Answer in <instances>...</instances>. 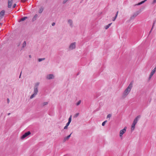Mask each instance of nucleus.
I'll return each mask as SVG.
<instances>
[{"label":"nucleus","instance_id":"obj_11","mask_svg":"<svg viewBox=\"0 0 156 156\" xmlns=\"http://www.w3.org/2000/svg\"><path fill=\"white\" fill-rule=\"evenodd\" d=\"M136 123L135 122H133L131 126V130L132 131H133L134 130L135 128V126Z\"/></svg>","mask_w":156,"mask_h":156},{"label":"nucleus","instance_id":"obj_8","mask_svg":"<svg viewBox=\"0 0 156 156\" xmlns=\"http://www.w3.org/2000/svg\"><path fill=\"white\" fill-rule=\"evenodd\" d=\"M54 78V76L52 74H50L47 76L46 78L48 80L53 79Z\"/></svg>","mask_w":156,"mask_h":156},{"label":"nucleus","instance_id":"obj_35","mask_svg":"<svg viewBox=\"0 0 156 156\" xmlns=\"http://www.w3.org/2000/svg\"><path fill=\"white\" fill-rule=\"evenodd\" d=\"M68 127L67 126H66L64 128V129H67L68 128Z\"/></svg>","mask_w":156,"mask_h":156},{"label":"nucleus","instance_id":"obj_12","mask_svg":"<svg viewBox=\"0 0 156 156\" xmlns=\"http://www.w3.org/2000/svg\"><path fill=\"white\" fill-rule=\"evenodd\" d=\"M140 117V115H139L137 116V117H136V118L134 119L133 120V122H135V123H137L138 120V119H139Z\"/></svg>","mask_w":156,"mask_h":156},{"label":"nucleus","instance_id":"obj_36","mask_svg":"<svg viewBox=\"0 0 156 156\" xmlns=\"http://www.w3.org/2000/svg\"><path fill=\"white\" fill-rule=\"evenodd\" d=\"M152 70H154V72H155L156 71V66L154 68V69Z\"/></svg>","mask_w":156,"mask_h":156},{"label":"nucleus","instance_id":"obj_47","mask_svg":"<svg viewBox=\"0 0 156 156\" xmlns=\"http://www.w3.org/2000/svg\"><path fill=\"white\" fill-rule=\"evenodd\" d=\"M147 0H144V2H146Z\"/></svg>","mask_w":156,"mask_h":156},{"label":"nucleus","instance_id":"obj_32","mask_svg":"<svg viewBox=\"0 0 156 156\" xmlns=\"http://www.w3.org/2000/svg\"><path fill=\"white\" fill-rule=\"evenodd\" d=\"M68 0H64L63 3V4H65L66 3V2L68 1Z\"/></svg>","mask_w":156,"mask_h":156},{"label":"nucleus","instance_id":"obj_29","mask_svg":"<svg viewBox=\"0 0 156 156\" xmlns=\"http://www.w3.org/2000/svg\"><path fill=\"white\" fill-rule=\"evenodd\" d=\"M155 23V21H154V22H153V25H152V29L153 28V27L154 25V24Z\"/></svg>","mask_w":156,"mask_h":156},{"label":"nucleus","instance_id":"obj_10","mask_svg":"<svg viewBox=\"0 0 156 156\" xmlns=\"http://www.w3.org/2000/svg\"><path fill=\"white\" fill-rule=\"evenodd\" d=\"M72 133V132L71 133L70 135L68 136H67L65 137L64 138V140H63V142H66L67 140H68L69 139V138H70V137Z\"/></svg>","mask_w":156,"mask_h":156},{"label":"nucleus","instance_id":"obj_19","mask_svg":"<svg viewBox=\"0 0 156 156\" xmlns=\"http://www.w3.org/2000/svg\"><path fill=\"white\" fill-rule=\"evenodd\" d=\"M112 24V23H110L108 25L106 26L105 27V29H107L110 27Z\"/></svg>","mask_w":156,"mask_h":156},{"label":"nucleus","instance_id":"obj_38","mask_svg":"<svg viewBox=\"0 0 156 156\" xmlns=\"http://www.w3.org/2000/svg\"><path fill=\"white\" fill-rule=\"evenodd\" d=\"M20 44H21V42H19V43L18 44L17 46L18 47L19 46H20Z\"/></svg>","mask_w":156,"mask_h":156},{"label":"nucleus","instance_id":"obj_40","mask_svg":"<svg viewBox=\"0 0 156 156\" xmlns=\"http://www.w3.org/2000/svg\"><path fill=\"white\" fill-rule=\"evenodd\" d=\"M9 98H8L7 99V102L8 103H9Z\"/></svg>","mask_w":156,"mask_h":156},{"label":"nucleus","instance_id":"obj_17","mask_svg":"<svg viewBox=\"0 0 156 156\" xmlns=\"http://www.w3.org/2000/svg\"><path fill=\"white\" fill-rule=\"evenodd\" d=\"M37 16V14H35L34 16L33 17L32 19V21H34L36 19V18Z\"/></svg>","mask_w":156,"mask_h":156},{"label":"nucleus","instance_id":"obj_24","mask_svg":"<svg viewBox=\"0 0 156 156\" xmlns=\"http://www.w3.org/2000/svg\"><path fill=\"white\" fill-rule=\"evenodd\" d=\"M72 116L71 115L69 117V119H68V122H71V120H72Z\"/></svg>","mask_w":156,"mask_h":156},{"label":"nucleus","instance_id":"obj_4","mask_svg":"<svg viewBox=\"0 0 156 156\" xmlns=\"http://www.w3.org/2000/svg\"><path fill=\"white\" fill-rule=\"evenodd\" d=\"M127 128V127L125 126L120 131L119 133V136L120 137H122L123 134L126 132Z\"/></svg>","mask_w":156,"mask_h":156},{"label":"nucleus","instance_id":"obj_18","mask_svg":"<svg viewBox=\"0 0 156 156\" xmlns=\"http://www.w3.org/2000/svg\"><path fill=\"white\" fill-rule=\"evenodd\" d=\"M44 9L43 8L41 7L39 11V13H41L43 11Z\"/></svg>","mask_w":156,"mask_h":156},{"label":"nucleus","instance_id":"obj_33","mask_svg":"<svg viewBox=\"0 0 156 156\" xmlns=\"http://www.w3.org/2000/svg\"><path fill=\"white\" fill-rule=\"evenodd\" d=\"M70 123V122H68L66 123V126H68L69 125Z\"/></svg>","mask_w":156,"mask_h":156},{"label":"nucleus","instance_id":"obj_43","mask_svg":"<svg viewBox=\"0 0 156 156\" xmlns=\"http://www.w3.org/2000/svg\"><path fill=\"white\" fill-rule=\"evenodd\" d=\"M29 57L30 58H31V56L30 55H29Z\"/></svg>","mask_w":156,"mask_h":156},{"label":"nucleus","instance_id":"obj_1","mask_svg":"<svg viewBox=\"0 0 156 156\" xmlns=\"http://www.w3.org/2000/svg\"><path fill=\"white\" fill-rule=\"evenodd\" d=\"M133 81H132L130 83L129 85V86L127 87V88L125 89L124 90L123 94V98L126 97L129 93L133 85Z\"/></svg>","mask_w":156,"mask_h":156},{"label":"nucleus","instance_id":"obj_26","mask_svg":"<svg viewBox=\"0 0 156 156\" xmlns=\"http://www.w3.org/2000/svg\"><path fill=\"white\" fill-rule=\"evenodd\" d=\"M107 122V120H105V121H104V122H103L102 124V126H105V124Z\"/></svg>","mask_w":156,"mask_h":156},{"label":"nucleus","instance_id":"obj_39","mask_svg":"<svg viewBox=\"0 0 156 156\" xmlns=\"http://www.w3.org/2000/svg\"><path fill=\"white\" fill-rule=\"evenodd\" d=\"M156 2V0H154L153 2V3H154Z\"/></svg>","mask_w":156,"mask_h":156},{"label":"nucleus","instance_id":"obj_2","mask_svg":"<svg viewBox=\"0 0 156 156\" xmlns=\"http://www.w3.org/2000/svg\"><path fill=\"white\" fill-rule=\"evenodd\" d=\"M143 10L142 9H140L138 11H136L133 13V15L131 16L130 18V20H133L136 17L139 13H140Z\"/></svg>","mask_w":156,"mask_h":156},{"label":"nucleus","instance_id":"obj_22","mask_svg":"<svg viewBox=\"0 0 156 156\" xmlns=\"http://www.w3.org/2000/svg\"><path fill=\"white\" fill-rule=\"evenodd\" d=\"M144 3V1H141V2H140L138 3L137 4V5H141V4H142Z\"/></svg>","mask_w":156,"mask_h":156},{"label":"nucleus","instance_id":"obj_37","mask_svg":"<svg viewBox=\"0 0 156 156\" xmlns=\"http://www.w3.org/2000/svg\"><path fill=\"white\" fill-rule=\"evenodd\" d=\"M55 23L54 22H53L52 23V26H55Z\"/></svg>","mask_w":156,"mask_h":156},{"label":"nucleus","instance_id":"obj_20","mask_svg":"<svg viewBox=\"0 0 156 156\" xmlns=\"http://www.w3.org/2000/svg\"><path fill=\"white\" fill-rule=\"evenodd\" d=\"M37 94L34 93L30 97V99H32V98H34Z\"/></svg>","mask_w":156,"mask_h":156},{"label":"nucleus","instance_id":"obj_27","mask_svg":"<svg viewBox=\"0 0 156 156\" xmlns=\"http://www.w3.org/2000/svg\"><path fill=\"white\" fill-rule=\"evenodd\" d=\"M81 102V101L80 100L76 104V105L77 106L79 105Z\"/></svg>","mask_w":156,"mask_h":156},{"label":"nucleus","instance_id":"obj_44","mask_svg":"<svg viewBox=\"0 0 156 156\" xmlns=\"http://www.w3.org/2000/svg\"><path fill=\"white\" fill-rule=\"evenodd\" d=\"M152 28H151V30H150V32H149V34H150V33L151 32V31H152Z\"/></svg>","mask_w":156,"mask_h":156},{"label":"nucleus","instance_id":"obj_23","mask_svg":"<svg viewBox=\"0 0 156 156\" xmlns=\"http://www.w3.org/2000/svg\"><path fill=\"white\" fill-rule=\"evenodd\" d=\"M79 115V113H76L74 115V118H76Z\"/></svg>","mask_w":156,"mask_h":156},{"label":"nucleus","instance_id":"obj_25","mask_svg":"<svg viewBox=\"0 0 156 156\" xmlns=\"http://www.w3.org/2000/svg\"><path fill=\"white\" fill-rule=\"evenodd\" d=\"M48 102H44L43 104V106H44L48 105Z\"/></svg>","mask_w":156,"mask_h":156},{"label":"nucleus","instance_id":"obj_7","mask_svg":"<svg viewBox=\"0 0 156 156\" xmlns=\"http://www.w3.org/2000/svg\"><path fill=\"white\" fill-rule=\"evenodd\" d=\"M5 11L4 10H2L0 12V20L3 18L5 15Z\"/></svg>","mask_w":156,"mask_h":156},{"label":"nucleus","instance_id":"obj_9","mask_svg":"<svg viewBox=\"0 0 156 156\" xmlns=\"http://www.w3.org/2000/svg\"><path fill=\"white\" fill-rule=\"evenodd\" d=\"M12 1L13 0H8V8H11L12 4Z\"/></svg>","mask_w":156,"mask_h":156},{"label":"nucleus","instance_id":"obj_30","mask_svg":"<svg viewBox=\"0 0 156 156\" xmlns=\"http://www.w3.org/2000/svg\"><path fill=\"white\" fill-rule=\"evenodd\" d=\"M112 116V115L111 114H108L107 116V118H110Z\"/></svg>","mask_w":156,"mask_h":156},{"label":"nucleus","instance_id":"obj_42","mask_svg":"<svg viewBox=\"0 0 156 156\" xmlns=\"http://www.w3.org/2000/svg\"><path fill=\"white\" fill-rule=\"evenodd\" d=\"M21 73H22V72H21V73H20V76H19V78H20V77H21Z\"/></svg>","mask_w":156,"mask_h":156},{"label":"nucleus","instance_id":"obj_6","mask_svg":"<svg viewBox=\"0 0 156 156\" xmlns=\"http://www.w3.org/2000/svg\"><path fill=\"white\" fill-rule=\"evenodd\" d=\"M69 48L71 50L75 49L76 48V42L72 43L69 45Z\"/></svg>","mask_w":156,"mask_h":156},{"label":"nucleus","instance_id":"obj_31","mask_svg":"<svg viewBox=\"0 0 156 156\" xmlns=\"http://www.w3.org/2000/svg\"><path fill=\"white\" fill-rule=\"evenodd\" d=\"M153 76L152 75H151L150 74V75L149 76L148 78V80H150V79H151V78L152 77V76Z\"/></svg>","mask_w":156,"mask_h":156},{"label":"nucleus","instance_id":"obj_46","mask_svg":"<svg viewBox=\"0 0 156 156\" xmlns=\"http://www.w3.org/2000/svg\"><path fill=\"white\" fill-rule=\"evenodd\" d=\"M10 114V113H8V115H9Z\"/></svg>","mask_w":156,"mask_h":156},{"label":"nucleus","instance_id":"obj_48","mask_svg":"<svg viewBox=\"0 0 156 156\" xmlns=\"http://www.w3.org/2000/svg\"><path fill=\"white\" fill-rule=\"evenodd\" d=\"M151 100H150V101H149V102H151Z\"/></svg>","mask_w":156,"mask_h":156},{"label":"nucleus","instance_id":"obj_28","mask_svg":"<svg viewBox=\"0 0 156 156\" xmlns=\"http://www.w3.org/2000/svg\"><path fill=\"white\" fill-rule=\"evenodd\" d=\"M154 70H152L150 73V74L153 76L154 74L155 73Z\"/></svg>","mask_w":156,"mask_h":156},{"label":"nucleus","instance_id":"obj_14","mask_svg":"<svg viewBox=\"0 0 156 156\" xmlns=\"http://www.w3.org/2000/svg\"><path fill=\"white\" fill-rule=\"evenodd\" d=\"M27 18V16H24V17H23V18H22L20 19V20L19 21V22H20L22 21H24V20H26Z\"/></svg>","mask_w":156,"mask_h":156},{"label":"nucleus","instance_id":"obj_15","mask_svg":"<svg viewBox=\"0 0 156 156\" xmlns=\"http://www.w3.org/2000/svg\"><path fill=\"white\" fill-rule=\"evenodd\" d=\"M26 41H24L23 44H22V48L21 49L22 50V49L23 48H24L25 47H26Z\"/></svg>","mask_w":156,"mask_h":156},{"label":"nucleus","instance_id":"obj_16","mask_svg":"<svg viewBox=\"0 0 156 156\" xmlns=\"http://www.w3.org/2000/svg\"><path fill=\"white\" fill-rule=\"evenodd\" d=\"M118 12H119V11H118L116 12V14L115 15V16L112 19V20L113 21H114L116 19V18H117V16H118Z\"/></svg>","mask_w":156,"mask_h":156},{"label":"nucleus","instance_id":"obj_45","mask_svg":"<svg viewBox=\"0 0 156 156\" xmlns=\"http://www.w3.org/2000/svg\"><path fill=\"white\" fill-rule=\"evenodd\" d=\"M2 25V23H0V25Z\"/></svg>","mask_w":156,"mask_h":156},{"label":"nucleus","instance_id":"obj_34","mask_svg":"<svg viewBox=\"0 0 156 156\" xmlns=\"http://www.w3.org/2000/svg\"><path fill=\"white\" fill-rule=\"evenodd\" d=\"M16 4H14V5L13 6L12 8H15L16 7Z\"/></svg>","mask_w":156,"mask_h":156},{"label":"nucleus","instance_id":"obj_21","mask_svg":"<svg viewBox=\"0 0 156 156\" xmlns=\"http://www.w3.org/2000/svg\"><path fill=\"white\" fill-rule=\"evenodd\" d=\"M45 59V58H40L38 59V61L39 62H40L43 60H44Z\"/></svg>","mask_w":156,"mask_h":156},{"label":"nucleus","instance_id":"obj_3","mask_svg":"<svg viewBox=\"0 0 156 156\" xmlns=\"http://www.w3.org/2000/svg\"><path fill=\"white\" fill-rule=\"evenodd\" d=\"M39 84V82H37L35 84L34 88V93L37 94L38 92V88Z\"/></svg>","mask_w":156,"mask_h":156},{"label":"nucleus","instance_id":"obj_41","mask_svg":"<svg viewBox=\"0 0 156 156\" xmlns=\"http://www.w3.org/2000/svg\"><path fill=\"white\" fill-rule=\"evenodd\" d=\"M26 1V0H22V2H25Z\"/></svg>","mask_w":156,"mask_h":156},{"label":"nucleus","instance_id":"obj_13","mask_svg":"<svg viewBox=\"0 0 156 156\" xmlns=\"http://www.w3.org/2000/svg\"><path fill=\"white\" fill-rule=\"evenodd\" d=\"M68 23L69 24L70 26L71 27H73V21L71 20H69L68 21Z\"/></svg>","mask_w":156,"mask_h":156},{"label":"nucleus","instance_id":"obj_5","mask_svg":"<svg viewBox=\"0 0 156 156\" xmlns=\"http://www.w3.org/2000/svg\"><path fill=\"white\" fill-rule=\"evenodd\" d=\"M31 132L30 131H28L27 132H26L23 134L21 137V139H23L25 137H27V136L30 134Z\"/></svg>","mask_w":156,"mask_h":156}]
</instances>
